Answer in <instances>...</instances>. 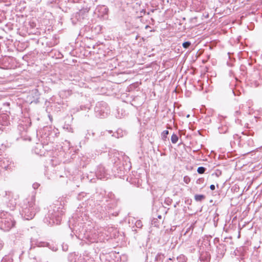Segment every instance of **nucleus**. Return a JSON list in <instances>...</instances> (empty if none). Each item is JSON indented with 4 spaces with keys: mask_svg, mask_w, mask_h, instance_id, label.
Wrapping results in <instances>:
<instances>
[{
    "mask_svg": "<svg viewBox=\"0 0 262 262\" xmlns=\"http://www.w3.org/2000/svg\"><path fill=\"white\" fill-rule=\"evenodd\" d=\"M240 236H241V235H240V232H239V234H238V238H239V237H240Z\"/></svg>",
    "mask_w": 262,
    "mask_h": 262,
    "instance_id": "obj_34",
    "label": "nucleus"
},
{
    "mask_svg": "<svg viewBox=\"0 0 262 262\" xmlns=\"http://www.w3.org/2000/svg\"><path fill=\"white\" fill-rule=\"evenodd\" d=\"M113 230V228H112V227H111V228H108V230H109V231H110V230Z\"/></svg>",
    "mask_w": 262,
    "mask_h": 262,
    "instance_id": "obj_33",
    "label": "nucleus"
},
{
    "mask_svg": "<svg viewBox=\"0 0 262 262\" xmlns=\"http://www.w3.org/2000/svg\"><path fill=\"white\" fill-rule=\"evenodd\" d=\"M96 174L98 179H102L106 177L107 173L104 167L102 165H99L97 167Z\"/></svg>",
    "mask_w": 262,
    "mask_h": 262,
    "instance_id": "obj_7",
    "label": "nucleus"
},
{
    "mask_svg": "<svg viewBox=\"0 0 262 262\" xmlns=\"http://www.w3.org/2000/svg\"><path fill=\"white\" fill-rule=\"evenodd\" d=\"M178 139H179L178 137L176 134H173L172 135V136L171 137V141L172 143H173V144L176 143L178 142Z\"/></svg>",
    "mask_w": 262,
    "mask_h": 262,
    "instance_id": "obj_13",
    "label": "nucleus"
},
{
    "mask_svg": "<svg viewBox=\"0 0 262 262\" xmlns=\"http://www.w3.org/2000/svg\"><path fill=\"white\" fill-rule=\"evenodd\" d=\"M32 93L33 94H34L35 96L36 97V100L34 101L35 103H38L39 102V93H38V90L37 89H35L34 90H33L32 91Z\"/></svg>",
    "mask_w": 262,
    "mask_h": 262,
    "instance_id": "obj_12",
    "label": "nucleus"
},
{
    "mask_svg": "<svg viewBox=\"0 0 262 262\" xmlns=\"http://www.w3.org/2000/svg\"><path fill=\"white\" fill-rule=\"evenodd\" d=\"M205 199V196L203 194H195L194 199L197 202H201Z\"/></svg>",
    "mask_w": 262,
    "mask_h": 262,
    "instance_id": "obj_11",
    "label": "nucleus"
},
{
    "mask_svg": "<svg viewBox=\"0 0 262 262\" xmlns=\"http://www.w3.org/2000/svg\"><path fill=\"white\" fill-rule=\"evenodd\" d=\"M35 249V247H34L33 248H30V252H31L32 250Z\"/></svg>",
    "mask_w": 262,
    "mask_h": 262,
    "instance_id": "obj_31",
    "label": "nucleus"
},
{
    "mask_svg": "<svg viewBox=\"0 0 262 262\" xmlns=\"http://www.w3.org/2000/svg\"><path fill=\"white\" fill-rule=\"evenodd\" d=\"M172 202V200L169 198H166L165 199L164 203L167 205H170Z\"/></svg>",
    "mask_w": 262,
    "mask_h": 262,
    "instance_id": "obj_17",
    "label": "nucleus"
},
{
    "mask_svg": "<svg viewBox=\"0 0 262 262\" xmlns=\"http://www.w3.org/2000/svg\"><path fill=\"white\" fill-rule=\"evenodd\" d=\"M164 258V255L162 253H158L157 254L156 252H149L147 255L146 260L149 262H162Z\"/></svg>",
    "mask_w": 262,
    "mask_h": 262,
    "instance_id": "obj_4",
    "label": "nucleus"
},
{
    "mask_svg": "<svg viewBox=\"0 0 262 262\" xmlns=\"http://www.w3.org/2000/svg\"><path fill=\"white\" fill-rule=\"evenodd\" d=\"M184 182L186 183V184H188L190 183V178L189 177L187 176H186L184 177Z\"/></svg>",
    "mask_w": 262,
    "mask_h": 262,
    "instance_id": "obj_20",
    "label": "nucleus"
},
{
    "mask_svg": "<svg viewBox=\"0 0 262 262\" xmlns=\"http://www.w3.org/2000/svg\"><path fill=\"white\" fill-rule=\"evenodd\" d=\"M109 213V215L110 216L111 215H112L113 216H116L118 215V213L117 212H115V213H110V212Z\"/></svg>",
    "mask_w": 262,
    "mask_h": 262,
    "instance_id": "obj_23",
    "label": "nucleus"
},
{
    "mask_svg": "<svg viewBox=\"0 0 262 262\" xmlns=\"http://www.w3.org/2000/svg\"><path fill=\"white\" fill-rule=\"evenodd\" d=\"M211 258L210 254L208 252L201 254L200 259L201 260L208 261Z\"/></svg>",
    "mask_w": 262,
    "mask_h": 262,
    "instance_id": "obj_8",
    "label": "nucleus"
},
{
    "mask_svg": "<svg viewBox=\"0 0 262 262\" xmlns=\"http://www.w3.org/2000/svg\"><path fill=\"white\" fill-rule=\"evenodd\" d=\"M177 259L179 262H186L187 258L184 255H180L177 257Z\"/></svg>",
    "mask_w": 262,
    "mask_h": 262,
    "instance_id": "obj_15",
    "label": "nucleus"
},
{
    "mask_svg": "<svg viewBox=\"0 0 262 262\" xmlns=\"http://www.w3.org/2000/svg\"><path fill=\"white\" fill-rule=\"evenodd\" d=\"M206 170V168L203 166L199 167L197 169V171L199 174L204 173Z\"/></svg>",
    "mask_w": 262,
    "mask_h": 262,
    "instance_id": "obj_16",
    "label": "nucleus"
},
{
    "mask_svg": "<svg viewBox=\"0 0 262 262\" xmlns=\"http://www.w3.org/2000/svg\"><path fill=\"white\" fill-rule=\"evenodd\" d=\"M85 12V11L84 10H80L79 11V12L78 13H77V15H80V14H83L84 12Z\"/></svg>",
    "mask_w": 262,
    "mask_h": 262,
    "instance_id": "obj_24",
    "label": "nucleus"
},
{
    "mask_svg": "<svg viewBox=\"0 0 262 262\" xmlns=\"http://www.w3.org/2000/svg\"><path fill=\"white\" fill-rule=\"evenodd\" d=\"M39 211V208L35 204L34 197L31 196L24 201L20 213L25 220H29L32 219Z\"/></svg>",
    "mask_w": 262,
    "mask_h": 262,
    "instance_id": "obj_1",
    "label": "nucleus"
},
{
    "mask_svg": "<svg viewBox=\"0 0 262 262\" xmlns=\"http://www.w3.org/2000/svg\"><path fill=\"white\" fill-rule=\"evenodd\" d=\"M135 226L138 228H141L142 227V223L140 220H138L135 223Z\"/></svg>",
    "mask_w": 262,
    "mask_h": 262,
    "instance_id": "obj_19",
    "label": "nucleus"
},
{
    "mask_svg": "<svg viewBox=\"0 0 262 262\" xmlns=\"http://www.w3.org/2000/svg\"><path fill=\"white\" fill-rule=\"evenodd\" d=\"M241 114V112L239 111H236L235 112V115L237 116L238 115Z\"/></svg>",
    "mask_w": 262,
    "mask_h": 262,
    "instance_id": "obj_27",
    "label": "nucleus"
},
{
    "mask_svg": "<svg viewBox=\"0 0 262 262\" xmlns=\"http://www.w3.org/2000/svg\"><path fill=\"white\" fill-rule=\"evenodd\" d=\"M189 116H190L189 115H187L186 117H187V118H189Z\"/></svg>",
    "mask_w": 262,
    "mask_h": 262,
    "instance_id": "obj_35",
    "label": "nucleus"
},
{
    "mask_svg": "<svg viewBox=\"0 0 262 262\" xmlns=\"http://www.w3.org/2000/svg\"><path fill=\"white\" fill-rule=\"evenodd\" d=\"M158 218L159 219H162V216L161 215H159L158 216Z\"/></svg>",
    "mask_w": 262,
    "mask_h": 262,
    "instance_id": "obj_30",
    "label": "nucleus"
},
{
    "mask_svg": "<svg viewBox=\"0 0 262 262\" xmlns=\"http://www.w3.org/2000/svg\"><path fill=\"white\" fill-rule=\"evenodd\" d=\"M178 205V203H177L174 205V207H176Z\"/></svg>",
    "mask_w": 262,
    "mask_h": 262,
    "instance_id": "obj_32",
    "label": "nucleus"
},
{
    "mask_svg": "<svg viewBox=\"0 0 262 262\" xmlns=\"http://www.w3.org/2000/svg\"><path fill=\"white\" fill-rule=\"evenodd\" d=\"M69 260L70 262H91L89 259H86L83 256H79L75 253H71L68 257Z\"/></svg>",
    "mask_w": 262,
    "mask_h": 262,
    "instance_id": "obj_6",
    "label": "nucleus"
},
{
    "mask_svg": "<svg viewBox=\"0 0 262 262\" xmlns=\"http://www.w3.org/2000/svg\"><path fill=\"white\" fill-rule=\"evenodd\" d=\"M169 132L167 130H164L161 135L162 139L164 141H166L167 139V136L168 135Z\"/></svg>",
    "mask_w": 262,
    "mask_h": 262,
    "instance_id": "obj_14",
    "label": "nucleus"
},
{
    "mask_svg": "<svg viewBox=\"0 0 262 262\" xmlns=\"http://www.w3.org/2000/svg\"><path fill=\"white\" fill-rule=\"evenodd\" d=\"M231 91H232V92L233 93H234V91H233L232 90Z\"/></svg>",
    "mask_w": 262,
    "mask_h": 262,
    "instance_id": "obj_36",
    "label": "nucleus"
},
{
    "mask_svg": "<svg viewBox=\"0 0 262 262\" xmlns=\"http://www.w3.org/2000/svg\"><path fill=\"white\" fill-rule=\"evenodd\" d=\"M203 242H204V243H205L206 244H209V245L210 244H209V242H209V240H208V239H207V238H206V239L204 238V239H203Z\"/></svg>",
    "mask_w": 262,
    "mask_h": 262,
    "instance_id": "obj_25",
    "label": "nucleus"
},
{
    "mask_svg": "<svg viewBox=\"0 0 262 262\" xmlns=\"http://www.w3.org/2000/svg\"><path fill=\"white\" fill-rule=\"evenodd\" d=\"M204 178H200L197 180L196 183L198 184H202L204 182Z\"/></svg>",
    "mask_w": 262,
    "mask_h": 262,
    "instance_id": "obj_22",
    "label": "nucleus"
},
{
    "mask_svg": "<svg viewBox=\"0 0 262 262\" xmlns=\"http://www.w3.org/2000/svg\"><path fill=\"white\" fill-rule=\"evenodd\" d=\"M63 213L64 212L60 207L55 205L50 206L44 222L51 226L54 224L58 225L61 221Z\"/></svg>",
    "mask_w": 262,
    "mask_h": 262,
    "instance_id": "obj_2",
    "label": "nucleus"
},
{
    "mask_svg": "<svg viewBox=\"0 0 262 262\" xmlns=\"http://www.w3.org/2000/svg\"><path fill=\"white\" fill-rule=\"evenodd\" d=\"M15 225V221L12 216L6 212L0 214V228L5 231H8Z\"/></svg>",
    "mask_w": 262,
    "mask_h": 262,
    "instance_id": "obj_3",
    "label": "nucleus"
},
{
    "mask_svg": "<svg viewBox=\"0 0 262 262\" xmlns=\"http://www.w3.org/2000/svg\"><path fill=\"white\" fill-rule=\"evenodd\" d=\"M194 227V224H192L186 230L184 233V235H188L189 236H190L193 231V229Z\"/></svg>",
    "mask_w": 262,
    "mask_h": 262,
    "instance_id": "obj_9",
    "label": "nucleus"
},
{
    "mask_svg": "<svg viewBox=\"0 0 262 262\" xmlns=\"http://www.w3.org/2000/svg\"><path fill=\"white\" fill-rule=\"evenodd\" d=\"M167 262H173V261H172V259L169 258L167 259Z\"/></svg>",
    "mask_w": 262,
    "mask_h": 262,
    "instance_id": "obj_29",
    "label": "nucleus"
},
{
    "mask_svg": "<svg viewBox=\"0 0 262 262\" xmlns=\"http://www.w3.org/2000/svg\"><path fill=\"white\" fill-rule=\"evenodd\" d=\"M218 129L220 134H225L228 132L229 129L228 126L225 125L221 127H219Z\"/></svg>",
    "mask_w": 262,
    "mask_h": 262,
    "instance_id": "obj_10",
    "label": "nucleus"
},
{
    "mask_svg": "<svg viewBox=\"0 0 262 262\" xmlns=\"http://www.w3.org/2000/svg\"><path fill=\"white\" fill-rule=\"evenodd\" d=\"M157 219H154L152 221V224H156V222H157Z\"/></svg>",
    "mask_w": 262,
    "mask_h": 262,
    "instance_id": "obj_28",
    "label": "nucleus"
},
{
    "mask_svg": "<svg viewBox=\"0 0 262 262\" xmlns=\"http://www.w3.org/2000/svg\"><path fill=\"white\" fill-rule=\"evenodd\" d=\"M210 188L211 190H214L215 189V186L212 184L210 186Z\"/></svg>",
    "mask_w": 262,
    "mask_h": 262,
    "instance_id": "obj_26",
    "label": "nucleus"
},
{
    "mask_svg": "<svg viewBox=\"0 0 262 262\" xmlns=\"http://www.w3.org/2000/svg\"><path fill=\"white\" fill-rule=\"evenodd\" d=\"M13 163L8 158H4L0 160V167L5 170L12 169Z\"/></svg>",
    "mask_w": 262,
    "mask_h": 262,
    "instance_id": "obj_5",
    "label": "nucleus"
},
{
    "mask_svg": "<svg viewBox=\"0 0 262 262\" xmlns=\"http://www.w3.org/2000/svg\"><path fill=\"white\" fill-rule=\"evenodd\" d=\"M190 45H191V42L190 41H185V42H183L182 44V46L183 47V48H184L185 49L188 48Z\"/></svg>",
    "mask_w": 262,
    "mask_h": 262,
    "instance_id": "obj_18",
    "label": "nucleus"
},
{
    "mask_svg": "<svg viewBox=\"0 0 262 262\" xmlns=\"http://www.w3.org/2000/svg\"><path fill=\"white\" fill-rule=\"evenodd\" d=\"M39 184L37 183H34L32 185L33 188L34 189H37L38 188V187L39 186Z\"/></svg>",
    "mask_w": 262,
    "mask_h": 262,
    "instance_id": "obj_21",
    "label": "nucleus"
}]
</instances>
